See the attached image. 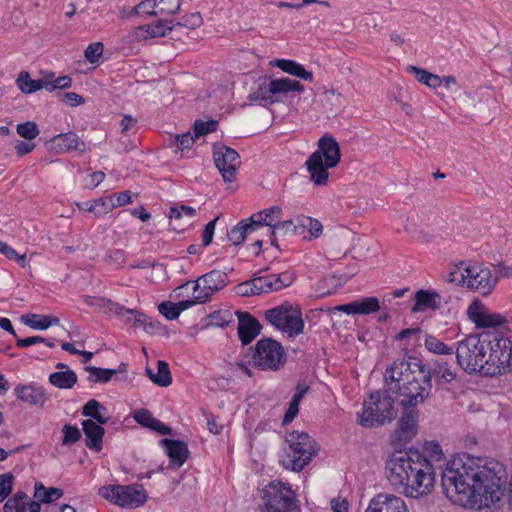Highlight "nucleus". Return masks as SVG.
I'll list each match as a JSON object with an SVG mask.
<instances>
[{
    "label": "nucleus",
    "mask_w": 512,
    "mask_h": 512,
    "mask_svg": "<svg viewBox=\"0 0 512 512\" xmlns=\"http://www.w3.org/2000/svg\"><path fill=\"white\" fill-rule=\"evenodd\" d=\"M507 470L496 459L455 457L442 471L441 485L453 503L477 510L498 509L506 491Z\"/></svg>",
    "instance_id": "obj_1"
},
{
    "label": "nucleus",
    "mask_w": 512,
    "mask_h": 512,
    "mask_svg": "<svg viewBox=\"0 0 512 512\" xmlns=\"http://www.w3.org/2000/svg\"><path fill=\"white\" fill-rule=\"evenodd\" d=\"M455 357L458 366L468 374H506L511 370L512 341L498 331L470 334L457 342Z\"/></svg>",
    "instance_id": "obj_2"
},
{
    "label": "nucleus",
    "mask_w": 512,
    "mask_h": 512,
    "mask_svg": "<svg viewBox=\"0 0 512 512\" xmlns=\"http://www.w3.org/2000/svg\"><path fill=\"white\" fill-rule=\"evenodd\" d=\"M386 470L390 484L407 497L419 498L434 485L433 466L417 450L395 452L387 461Z\"/></svg>",
    "instance_id": "obj_3"
},
{
    "label": "nucleus",
    "mask_w": 512,
    "mask_h": 512,
    "mask_svg": "<svg viewBox=\"0 0 512 512\" xmlns=\"http://www.w3.org/2000/svg\"><path fill=\"white\" fill-rule=\"evenodd\" d=\"M388 379L393 384L389 386L390 391L403 408L423 403L432 389L431 372L420 362L395 361L386 370L385 381Z\"/></svg>",
    "instance_id": "obj_4"
},
{
    "label": "nucleus",
    "mask_w": 512,
    "mask_h": 512,
    "mask_svg": "<svg viewBox=\"0 0 512 512\" xmlns=\"http://www.w3.org/2000/svg\"><path fill=\"white\" fill-rule=\"evenodd\" d=\"M341 161L340 145L330 133H325L317 143V149L305 162L310 180L316 186H325L329 180V169Z\"/></svg>",
    "instance_id": "obj_5"
},
{
    "label": "nucleus",
    "mask_w": 512,
    "mask_h": 512,
    "mask_svg": "<svg viewBox=\"0 0 512 512\" xmlns=\"http://www.w3.org/2000/svg\"><path fill=\"white\" fill-rule=\"evenodd\" d=\"M286 442L289 444V452L282 457L280 463L294 472L303 470L318 452L316 442L306 432L292 431L287 434Z\"/></svg>",
    "instance_id": "obj_6"
},
{
    "label": "nucleus",
    "mask_w": 512,
    "mask_h": 512,
    "mask_svg": "<svg viewBox=\"0 0 512 512\" xmlns=\"http://www.w3.org/2000/svg\"><path fill=\"white\" fill-rule=\"evenodd\" d=\"M390 388L375 391L363 402V411L358 423L365 428L377 427L391 421L395 417L394 401Z\"/></svg>",
    "instance_id": "obj_7"
},
{
    "label": "nucleus",
    "mask_w": 512,
    "mask_h": 512,
    "mask_svg": "<svg viewBox=\"0 0 512 512\" xmlns=\"http://www.w3.org/2000/svg\"><path fill=\"white\" fill-rule=\"evenodd\" d=\"M261 512H300L298 500L292 487L280 480L269 482L260 491Z\"/></svg>",
    "instance_id": "obj_8"
},
{
    "label": "nucleus",
    "mask_w": 512,
    "mask_h": 512,
    "mask_svg": "<svg viewBox=\"0 0 512 512\" xmlns=\"http://www.w3.org/2000/svg\"><path fill=\"white\" fill-rule=\"evenodd\" d=\"M265 320L276 329L286 333L289 337L298 336L304 331V321L300 306L288 301L268 309L265 312Z\"/></svg>",
    "instance_id": "obj_9"
},
{
    "label": "nucleus",
    "mask_w": 512,
    "mask_h": 512,
    "mask_svg": "<svg viewBox=\"0 0 512 512\" xmlns=\"http://www.w3.org/2000/svg\"><path fill=\"white\" fill-rule=\"evenodd\" d=\"M286 362L283 346L272 338H262L255 344L252 363L261 370L278 371Z\"/></svg>",
    "instance_id": "obj_10"
},
{
    "label": "nucleus",
    "mask_w": 512,
    "mask_h": 512,
    "mask_svg": "<svg viewBox=\"0 0 512 512\" xmlns=\"http://www.w3.org/2000/svg\"><path fill=\"white\" fill-rule=\"evenodd\" d=\"M104 499L123 508H137L147 501V493L142 485H108L99 489Z\"/></svg>",
    "instance_id": "obj_11"
},
{
    "label": "nucleus",
    "mask_w": 512,
    "mask_h": 512,
    "mask_svg": "<svg viewBox=\"0 0 512 512\" xmlns=\"http://www.w3.org/2000/svg\"><path fill=\"white\" fill-rule=\"evenodd\" d=\"M461 278L468 288L477 290L482 295L490 294L497 280L489 268L478 264L467 266Z\"/></svg>",
    "instance_id": "obj_12"
},
{
    "label": "nucleus",
    "mask_w": 512,
    "mask_h": 512,
    "mask_svg": "<svg viewBox=\"0 0 512 512\" xmlns=\"http://www.w3.org/2000/svg\"><path fill=\"white\" fill-rule=\"evenodd\" d=\"M228 284V275L219 270H212L202 275L195 283L194 292L199 303L207 302L211 296Z\"/></svg>",
    "instance_id": "obj_13"
},
{
    "label": "nucleus",
    "mask_w": 512,
    "mask_h": 512,
    "mask_svg": "<svg viewBox=\"0 0 512 512\" xmlns=\"http://www.w3.org/2000/svg\"><path fill=\"white\" fill-rule=\"evenodd\" d=\"M213 157L223 180L232 182L241 164L239 154L228 146H218L214 148Z\"/></svg>",
    "instance_id": "obj_14"
},
{
    "label": "nucleus",
    "mask_w": 512,
    "mask_h": 512,
    "mask_svg": "<svg viewBox=\"0 0 512 512\" xmlns=\"http://www.w3.org/2000/svg\"><path fill=\"white\" fill-rule=\"evenodd\" d=\"M467 317L477 328H497L507 323L503 315L490 312L478 299L473 300L468 306Z\"/></svg>",
    "instance_id": "obj_15"
},
{
    "label": "nucleus",
    "mask_w": 512,
    "mask_h": 512,
    "mask_svg": "<svg viewBox=\"0 0 512 512\" xmlns=\"http://www.w3.org/2000/svg\"><path fill=\"white\" fill-rule=\"evenodd\" d=\"M365 512H409L402 497L390 493H378L370 499Z\"/></svg>",
    "instance_id": "obj_16"
},
{
    "label": "nucleus",
    "mask_w": 512,
    "mask_h": 512,
    "mask_svg": "<svg viewBox=\"0 0 512 512\" xmlns=\"http://www.w3.org/2000/svg\"><path fill=\"white\" fill-rule=\"evenodd\" d=\"M238 316V336L243 345L250 344L261 332L259 321L248 312H236Z\"/></svg>",
    "instance_id": "obj_17"
},
{
    "label": "nucleus",
    "mask_w": 512,
    "mask_h": 512,
    "mask_svg": "<svg viewBox=\"0 0 512 512\" xmlns=\"http://www.w3.org/2000/svg\"><path fill=\"white\" fill-rule=\"evenodd\" d=\"M41 504L25 492L17 491L5 502L3 512H40Z\"/></svg>",
    "instance_id": "obj_18"
},
{
    "label": "nucleus",
    "mask_w": 512,
    "mask_h": 512,
    "mask_svg": "<svg viewBox=\"0 0 512 512\" xmlns=\"http://www.w3.org/2000/svg\"><path fill=\"white\" fill-rule=\"evenodd\" d=\"M102 425L103 424H99L92 419H87L82 422V430L85 435V445L95 452H100L103 447L105 430Z\"/></svg>",
    "instance_id": "obj_19"
},
{
    "label": "nucleus",
    "mask_w": 512,
    "mask_h": 512,
    "mask_svg": "<svg viewBox=\"0 0 512 512\" xmlns=\"http://www.w3.org/2000/svg\"><path fill=\"white\" fill-rule=\"evenodd\" d=\"M173 28L174 26L172 25V21H169L167 18L163 17L155 23L141 25L137 27L135 35L138 40L164 37L170 31H172Z\"/></svg>",
    "instance_id": "obj_20"
},
{
    "label": "nucleus",
    "mask_w": 512,
    "mask_h": 512,
    "mask_svg": "<svg viewBox=\"0 0 512 512\" xmlns=\"http://www.w3.org/2000/svg\"><path fill=\"white\" fill-rule=\"evenodd\" d=\"M160 443L166 448L172 465L181 467L188 459L189 450L184 441L164 438Z\"/></svg>",
    "instance_id": "obj_21"
},
{
    "label": "nucleus",
    "mask_w": 512,
    "mask_h": 512,
    "mask_svg": "<svg viewBox=\"0 0 512 512\" xmlns=\"http://www.w3.org/2000/svg\"><path fill=\"white\" fill-rule=\"evenodd\" d=\"M404 411L399 420V428L397 434L400 439L410 440L417 433L418 411L415 407L403 408Z\"/></svg>",
    "instance_id": "obj_22"
},
{
    "label": "nucleus",
    "mask_w": 512,
    "mask_h": 512,
    "mask_svg": "<svg viewBox=\"0 0 512 512\" xmlns=\"http://www.w3.org/2000/svg\"><path fill=\"white\" fill-rule=\"evenodd\" d=\"M16 396L30 405L43 406L48 397L45 390L37 385H17L14 389Z\"/></svg>",
    "instance_id": "obj_23"
},
{
    "label": "nucleus",
    "mask_w": 512,
    "mask_h": 512,
    "mask_svg": "<svg viewBox=\"0 0 512 512\" xmlns=\"http://www.w3.org/2000/svg\"><path fill=\"white\" fill-rule=\"evenodd\" d=\"M303 91L304 86L299 81L288 77L272 79L268 84V92L277 99V102L281 100V96H285L289 92L302 93Z\"/></svg>",
    "instance_id": "obj_24"
},
{
    "label": "nucleus",
    "mask_w": 512,
    "mask_h": 512,
    "mask_svg": "<svg viewBox=\"0 0 512 512\" xmlns=\"http://www.w3.org/2000/svg\"><path fill=\"white\" fill-rule=\"evenodd\" d=\"M53 148L60 152L76 150L84 152L86 145L83 141H80L78 135L74 132L62 133L54 136L51 140Z\"/></svg>",
    "instance_id": "obj_25"
},
{
    "label": "nucleus",
    "mask_w": 512,
    "mask_h": 512,
    "mask_svg": "<svg viewBox=\"0 0 512 512\" xmlns=\"http://www.w3.org/2000/svg\"><path fill=\"white\" fill-rule=\"evenodd\" d=\"M281 214V207L272 206L253 214L248 220L253 223L256 230L262 226H268L270 229H274L279 220H281Z\"/></svg>",
    "instance_id": "obj_26"
},
{
    "label": "nucleus",
    "mask_w": 512,
    "mask_h": 512,
    "mask_svg": "<svg viewBox=\"0 0 512 512\" xmlns=\"http://www.w3.org/2000/svg\"><path fill=\"white\" fill-rule=\"evenodd\" d=\"M133 417L138 424L156 431L161 435H170L172 433V429L170 427L153 417L152 413L147 409L137 410Z\"/></svg>",
    "instance_id": "obj_27"
},
{
    "label": "nucleus",
    "mask_w": 512,
    "mask_h": 512,
    "mask_svg": "<svg viewBox=\"0 0 512 512\" xmlns=\"http://www.w3.org/2000/svg\"><path fill=\"white\" fill-rule=\"evenodd\" d=\"M301 226L300 217H297L295 220H279L274 229L269 230L271 244L275 247H278L276 235L286 236L291 234L301 236V234H303V228H301Z\"/></svg>",
    "instance_id": "obj_28"
},
{
    "label": "nucleus",
    "mask_w": 512,
    "mask_h": 512,
    "mask_svg": "<svg viewBox=\"0 0 512 512\" xmlns=\"http://www.w3.org/2000/svg\"><path fill=\"white\" fill-rule=\"evenodd\" d=\"M415 300L413 312L425 311L427 309L436 310L440 305V295L434 291L419 290L415 295Z\"/></svg>",
    "instance_id": "obj_29"
},
{
    "label": "nucleus",
    "mask_w": 512,
    "mask_h": 512,
    "mask_svg": "<svg viewBox=\"0 0 512 512\" xmlns=\"http://www.w3.org/2000/svg\"><path fill=\"white\" fill-rule=\"evenodd\" d=\"M94 300L97 301V305L99 307L107 308L110 312H113L114 314H116L117 316H120V317L127 316L126 321L127 322L131 321V317L130 316L132 315V313H134L133 312L134 309H128V308L124 307L123 305L115 303L112 300L107 299V298H97V299H94L91 296H85V303L88 304V305H94L95 304Z\"/></svg>",
    "instance_id": "obj_30"
},
{
    "label": "nucleus",
    "mask_w": 512,
    "mask_h": 512,
    "mask_svg": "<svg viewBox=\"0 0 512 512\" xmlns=\"http://www.w3.org/2000/svg\"><path fill=\"white\" fill-rule=\"evenodd\" d=\"M275 65L283 72L296 76L306 81L313 80V73L304 69V67L294 60L277 59Z\"/></svg>",
    "instance_id": "obj_31"
},
{
    "label": "nucleus",
    "mask_w": 512,
    "mask_h": 512,
    "mask_svg": "<svg viewBox=\"0 0 512 512\" xmlns=\"http://www.w3.org/2000/svg\"><path fill=\"white\" fill-rule=\"evenodd\" d=\"M107 412L106 407H104L99 401L95 399L89 400L82 407V414L86 417H90L92 420L98 422L99 424H106L109 421V417L105 415Z\"/></svg>",
    "instance_id": "obj_32"
},
{
    "label": "nucleus",
    "mask_w": 512,
    "mask_h": 512,
    "mask_svg": "<svg viewBox=\"0 0 512 512\" xmlns=\"http://www.w3.org/2000/svg\"><path fill=\"white\" fill-rule=\"evenodd\" d=\"M146 373L150 380L160 387H167L172 383L171 372L165 361H158L157 373H154L150 368H146Z\"/></svg>",
    "instance_id": "obj_33"
},
{
    "label": "nucleus",
    "mask_w": 512,
    "mask_h": 512,
    "mask_svg": "<svg viewBox=\"0 0 512 512\" xmlns=\"http://www.w3.org/2000/svg\"><path fill=\"white\" fill-rule=\"evenodd\" d=\"M254 225L248 219L240 221L231 228L228 233V239L233 245H240L246 239L247 235L255 231Z\"/></svg>",
    "instance_id": "obj_34"
},
{
    "label": "nucleus",
    "mask_w": 512,
    "mask_h": 512,
    "mask_svg": "<svg viewBox=\"0 0 512 512\" xmlns=\"http://www.w3.org/2000/svg\"><path fill=\"white\" fill-rule=\"evenodd\" d=\"M49 382L59 389H71L77 383V375L73 370L67 368V370L50 374Z\"/></svg>",
    "instance_id": "obj_35"
},
{
    "label": "nucleus",
    "mask_w": 512,
    "mask_h": 512,
    "mask_svg": "<svg viewBox=\"0 0 512 512\" xmlns=\"http://www.w3.org/2000/svg\"><path fill=\"white\" fill-rule=\"evenodd\" d=\"M63 496V490L59 488H46L41 482H36L34 486V498L37 502L46 503L48 505L54 504L53 502Z\"/></svg>",
    "instance_id": "obj_36"
},
{
    "label": "nucleus",
    "mask_w": 512,
    "mask_h": 512,
    "mask_svg": "<svg viewBox=\"0 0 512 512\" xmlns=\"http://www.w3.org/2000/svg\"><path fill=\"white\" fill-rule=\"evenodd\" d=\"M16 83L21 92L25 94H31L43 88L46 89L47 85L45 79L34 80L26 71H23L19 74Z\"/></svg>",
    "instance_id": "obj_37"
},
{
    "label": "nucleus",
    "mask_w": 512,
    "mask_h": 512,
    "mask_svg": "<svg viewBox=\"0 0 512 512\" xmlns=\"http://www.w3.org/2000/svg\"><path fill=\"white\" fill-rule=\"evenodd\" d=\"M21 320L32 329L45 330L53 324L59 323V318L47 315L26 314Z\"/></svg>",
    "instance_id": "obj_38"
},
{
    "label": "nucleus",
    "mask_w": 512,
    "mask_h": 512,
    "mask_svg": "<svg viewBox=\"0 0 512 512\" xmlns=\"http://www.w3.org/2000/svg\"><path fill=\"white\" fill-rule=\"evenodd\" d=\"M407 71L414 74L415 78L422 84L429 88L436 89L442 85V79L440 76L430 73L429 71L419 68L416 66H408Z\"/></svg>",
    "instance_id": "obj_39"
},
{
    "label": "nucleus",
    "mask_w": 512,
    "mask_h": 512,
    "mask_svg": "<svg viewBox=\"0 0 512 512\" xmlns=\"http://www.w3.org/2000/svg\"><path fill=\"white\" fill-rule=\"evenodd\" d=\"M300 224L303 225L301 228H303V234L301 236L304 239H314L318 238L323 231V226L321 222L317 219H313L311 217H300Z\"/></svg>",
    "instance_id": "obj_40"
},
{
    "label": "nucleus",
    "mask_w": 512,
    "mask_h": 512,
    "mask_svg": "<svg viewBox=\"0 0 512 512\" xmlns=\"http://www.w3.org/2000/svg\"><path fill=\"white\" fill-rule=\"evenodd\" d=\"M431 376L433 375L438 381L450 383L456 378V371L444 361H437L432 369Z\"/></svg>",
    "instance_id": "obj_41"
},
{
    "label": "nucleus",
    "mask_w": 512,
    "mask_h": 512,
    "mask_svg": "<svg viewBox=\"0 0 512 512\" xmlns=\"http://www.w3.org/2000/svg\"><path fill=\"white\" fill-rule=\"evenodd\" d=\"M426 349L434 354L450 355L455 354V349L446 345L443 341L434 335H426L424 341Z\"/></svg>",
    "instance_id": "obj_42"
},
{
    "label": "nucleus",
    "mask_w": 512,
    "mask_h": 512,
    "mask_svg": "<svg viewBox=\"0 0 512 512\" xmlns=\"http://www.w3.org/2000/svg\"><path fill=\"white\" fill-rule=\"evenodd\" d=\"M157 10L152 11L155 17H170L179 12L181 0H155Z\"/></svg>",
    "instance_id": "obj_43"
},
{
    "label": "nucleus",
    "mask_w": 512,
    "mask_h": 512,
    "mask_svg": "<svg viewBox=\"0 0 512 512\" xmlns=\"http://www.w3.org/2000/svg\"><path fill=\"white\" fill-rule=\"evenodd\" d=\"M185 215L189 219H192L196 216V210L193 207L181 205V206H175L171 207L169 210V218H170V224L173 227L174 230H184L185 228L181 227L177 224V221L181 219V217Z\"/></svg>",
    "instance_id": "obj_44"
},
{
    "label": "nucleus",
    "mask_w": 512,
    "mask_h": 512,
    "mask_svg": "<svg viewBox=\"0 0 512 512\" xmlns=\"http://www.w3.org/2000/svg\"><path fill=\"white\" fill-rule=\"evenodd\" d=\"M269 277L272 281L271 287L273 291H280L286 287H289L292 285L296 278L293 270H286L281 273L269 274Z\"/></svg>",
    "instance_id": "obj_45"
},
{
    "label": "nucleus",
    "mask_w": 512,
    "mask_h": 512,
    "mask_svg": "<svg viewBox=\"0 0 512 512\" xmlns=\"http://www.w3.org/2000/svg\"><path fill=\"white\" fill-rule=\"evenodd\" d=\"M356 314L368 315L378 312L381 308L380 302L376 297H364L354 301Z\"/></svg>",
    "instance_id": "obj_46"
},
{
    "label": "nucleus",
    "mask_w": 512,
    "mask_h": 512,
    "mask_svg": "<svg viewBox=\"0 0 512 512\" xmlns=\"http://www.w3.org/2000/svg\"><path fill=\"white\" fill-rule=\"evenodd\" d=\"M248 100L262 106L271 105L277 102V99L268 92V86L266 87L265 85H260L255 91L250 93Z\"/></svg>",
    "instance_id": "obj_47"
},
{
    "label": "nucleus",
    "mask_w": 512,
    "mask_h": 512,
    "mask_svg": "<svg viewBox=\"0 0 512 512\" xmlns=\"http://www.w3.org/2000/svg\"><path fill=\"white\" fill-rule=\"evenodd\" d=\"M86 370L90 373L87 379L91 383H106L117 373L115 369H104L93 366L86 367Z\"/></svg>",
    "instance_id": "obj_48"
},
{
    "label": "nucleus",
    "mask_w": 512,
    "mask_h": 512,
    "mask_svg": "<svg viewBox=\"0 0 512 512\" xmlns=\"http://www.w3.org/2000/svg\"><path fill=\"white\" fill-rule=\"evenodd\" d=\"M16 130L18 135L26 140H33L40 133L37 124L33 121L18 124Z\"/></svg>",
    "instance_id": "obj_49"
},
{
    "label": "nucleus",
    "mask_w": 512,
    "mask_h": 512,
    "mask_svg": "<svg viewBox=\"0 0 512 512\" xmlns=\"http://www.w3.org/2000/svg\"><path fill=\"white\" fill-rule=\"evenodd\" d=\"M14 476L12 473L0 475V503H2L13 491Z\"/></svg>",
    "instance_id": "obj_50"
},
{
    "label": "nucleus",
    "mask_w": 512,
    "mask_h": 512,
    "mask_svg": "<svg viewBox=\"0 0 512 512\" xmlns=\"http://www.w3.org/2000/svg\"><path fill=\"white\" fill-rule=\"evenodd\" d=\"M63 439L62 445L69 446L78 442L81 438V432L78 427L65 424L62 428Z\"/></svg>",
    "instance_id": "obj_51"
},
{
    "label": "nucleus",
    "mask_w": 512,
    "mask_h": 512,
    "mask_svg": "<svg viewBox=\"0 0 512 512\" xmlns=\"http://www.w3.org/2000/svg\"><path fill=\"white\" fill-rule=\"evenodd\" d=\"M263 271H259V275L253 278V286L258 292V295L263 293L273 292L272 290V281L269 277V274L261 275Z\"/></svg>",
    "instance_id": "obj_52"
},
{
    "label": "nucleus",
    "mask_w": 512,
    "mask_h": 512,
    "mask_svg": "<svg viewBox=\"0 0 512 512\" xmlns=\"http://www.w3.org/2000/svg\"><path fill=\"white\" fill-rule=\"evenodd\" d=\"M194 143H195V136H193L190 132L175 135L174 136V144L177 147V149L175 150V153H178V151L183 152L184 150L191 149L192 146L194 145Z\"/></svg>",
    "instance_id": "obj_53"
},
{
    "label": "nucleus",
    "mask_w": 512,
    "mask_h": 512,
    "mask_svg": "<svg viewBox=\"0 0 512 512\" xmlns=\"http://www.w3.org/2000/svg\"><path fill=\"white\" fill-rule=\"evenodd\" d=\"M218 122L216 120H196L193 126L195 137H200L217 129Z\"/></svg>",
    "instance_id": "obj_54"
},
{
    "label": "nucleus",
    "mask_w": 512,
    "mask_h": 512,
    "mask_svg": "<svg viewBox=\"0 0 512 512\" xmlns=\"http://www.w3.org/2000/svg\"><path fill=\"white\" fill-rule=\"evenodd\" d=\"M103 50L104 46L101 42L90 44L84 52L86 60L92 64L97 63L103 54Z\"/></svg>",
    "instance_id": "obj_55"
},
{
    "label": "nucleus",
    "mask_w": 512,
    "mask_h": 512,
    "mask_svg": "<svg viewBox=\"0 0 512 512\" xmlns=\"http://www.w3.org/2000/svg\"><path fill=\"white\" fill-rule=\"evenodd\" d=\"M158 310L167 320H175L179 317L180 313L177 310L175 303L171 301H163L159 304Z\"/></svg>",
    "instance_id": "obj_56"
},
{
    "label": "nucleus",
    "mask_w": 512,
    "mask_h": 512,
    "mask_svg": "<svg viewBox=\"0 0 512 512\" xmlns=\"http://www.w3.org/2000/svg\"><path fill=\"white\" fill-rule=\"evenodd\" d=\"M202 23L203 20L200 13H191L183 17L181 21L175 23L173 26H183L189 29H196L200 27Z\"/></svg>",
    "instance_id": "obj_57"
},
{
    "label": "nucleus",
    "mask_w": 512,
    "mask_h": 512,
    "mask_svg": "<svg viewBox=\"0 0 512 512\" xmlns=\"http://www.w3.org/2000/svg\"><path fill=\"white\" fill-rule=\"evenodd\" d=\"M130 191H122L120 193L109 196V205L107 208H115L125 206L131 203Z\"/></svg>",
    "instance_id": "obj_58"
},
{
    "label": "nucleus",
    "mask_w": 512,
    "mask_h": 512,
    "mask_svg": "<svg viewBox=\"0 0 512 512\" xmlns=\"http://www.w3.org/2000/svg\"><path fill=\"white\" fill-rule=\"evenodd\" d=\"M46 90L54 91L56 89H67L72 85V79L69 76H60L54 81L46 80Z\"/></svg>",
    "instance_id": "obj_59"
},
{
    "label": "nucleus",
    "mask_w": 512,
    "mask_h": 512,
    "mask_svg": "<svg viewBox=\"0 0 512 512\" xmlns=\"http://www.w3.org/2000/svg\"><path fill=\"white\" fill-rule=\"evenodd\" d=\"M310 4H320L326 7H330V3L328 1H322V0H302V2L293 4L289 2L280 1L276 3L277 7L279 8H293V9H300L304 6L310 5Z\"/></svg>",
    "instance_id": "obj_60"
},
{
    "label": "nucleus",
    "mask_w": 512,
    "mask_h": 512,
    "mask_svg": "<svg viewBox=\"0 0 512 512\" xmlns=\"http://www.w3.org/2000/svg\"><path fill=\"white\" fill-rule=\"evenodd\" d=\"M217 221H218V217L214 218L213 220H211L210 222H208L205 225V228L202 233V246L203 247H207L212 243Z\"/></svg>",
    "instance_id": "obj_61"
},
{
    "label": "nucleus",
    "mask_w": 512,
    "mask_h": 512,
    "mask_svg": "<svg viewBox=\"0 0 512 512\" xmlns=\"http://www.w3.org/2000/svg\"><path fill=\"white\" fill-rule=\"evenodd\" d=\"M235 291H236L237 295L243 296V297L258 295L257 290L253 286V278L251 280H248V281L238 284L235 287Z\"/></svg>",
    "instance_id": "obj_62"
},
{
    "label": "nucleus",
    "mask_w": 512,
    "mask_h": 512,
    "mask_svg": "<svg viewBox=\"0 0 512 512\" xmlns=\"http://www.w3.org/2000/svg\"><path fill=\"white\" fill-rule=\"evenodd\" d=\"M299 404L300 402L291 399L289 403V407L287 411L285 412L284 418H283V425L291 423L294 418L297 416L299 412Z\"/></svg>",
    "instance_id": "obj_63"
},
{
    "label": "nucleus",
    "mask_w": 512,
    "mask_h": 512,
    "mask_svg": "<svg viewBox=\"0 0 512 512\" xmlns=\"http://www.w3.org/2000/svg\"><path fill=\"white\" fill-rule=\"evenodd\" d=\"M60 96L63 97L61 99L63 102H67L71 106L81 105L85 102L84 98L75 92H67L64 94H60Z\"/></svg>",
    "instance_id": "obj_64"
}]
</instances>
